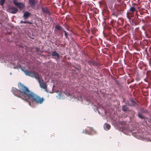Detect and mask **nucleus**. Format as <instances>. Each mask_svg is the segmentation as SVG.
<instances>
[{"instance_id": "14", "label": "nucleus", "mask_w": 151, "mask_h": 151, "mask_svg": "<svg viewBox=\"0 0 151 151\" xmlns=\"http://www.w3.org/2000/svg\"><path fill=\"white\" fill-rule=\"evenodd\" d=\"M104 127L105 130H108L110 128L111 126L108 124L106 123L105 124V125L104 126Z\"/></svg>"}, {"instance_id": "30", "label": "nucleus", "mask_w": 151, "mask_h": 151, "mask_svg": "<svg viewBox=\"0 0 151 151\" xmlns=\"http://www.w3.org/2000/svg\"><path fill=\"white\" fill-rule=\"evenodd\" d=\"M122 124H125V122H123L122 123Z\"/></svg>"}, {"instance_id": "23", "label": "nucleus", "mask_w": 151, "mask_h": 151, "mask_svg": "<svg viewBox=\"0 0 151 151\" xmlns=\"http://www.w3.org/2000/svg\"><path fill=\"white\" fill-rule=\"evenodd\" d=\"M5 0H0V4L1 6H3L4 4Z\"/></svg>"}, {"instance_id": "20", "label": "nucleus", "mask_w": 151, "mask_h": 151, "mask_svg": "<svg viewBox=\"0 0 151 151\" xmlns=\"http://www.w3.org/2000/svg\"><path fill=\"white\" fill-rule=\"evenodd\" d=\"M13 2L15 6L19 7V2H17L16 0H13Z\"/></svg>"}, {"instance_id": "9", "label": "nucleus", "mask_w": 151, "mask_h": 151, "mask_svg": "<svg viewBox=\"0 0 151 151\" xmlns=\"http://www.w3.org/2000/svg\"><path fill=\"white\" fill-rule=\"evenodd\" d=\"M88 63L90 65L94 66H98L99 65V63L93 60H89L88 61Z\"/></svg>"}, {"instance_id": "26", "label": "nucleus", "mask_w": 151, "mask_h": 151, "mask_svg": "<svg viewBox=\"0 0 151 151\" xmlns=\"http://www.w3.org/2000/svg\"><path fill=\"white\" fill-rule=\"evenodd\" d=\"M64 32L65 33V36L67 38V36H68L67 33L65 30H64Z\"/></svg>"}, {"instance_id": "11", "label": "nucleus", "mask_w": 151, "mask_h": 151, "mask_svg": "<svg viewBox=\"0 0 151 151\" xmlns=\"http://www.w3.org/2000/svg\"><path fill=\"white\" fill-rule=\"evenodd\" d=\"M42 10L43 12L49 15L51 14V13L48 9L46 7L42 8Z\"/></svg>"}, {"instance_id": "16", "label": "nucleus", "mask_w": 151, "mask_h": 151, "mask_svg": "<svg viewBox=\"0 0 151 151\" xmlns=\"http://www.w3.org/2000/svg\"><path fill=\"white\" fill-rule=\"evenodd\" d=\"M130 101L131 103V104L128 103V105L129 106H133L136 104L135 102L132 99H131L130 100Z\"/></svg>"}, {"instance_id": "8", "label": "nucleus", "mask_w": 151, "mask_h": 151, "mask_svg": "<svg viewBox=\"0 0 151 151\" xmlns=\"http://www.w3.org/2000/svg\"><path fill=\"white\" fill-rule=\"evenodd\" d=\"M51 52V55L53 58H54L56 60H58L59 59L60 56L56 51H52Z\"/></svg>"}, {"instance_id": "13", "label": "nucleus", "mask_w": 151, "mask_h": 151, "mask_svg": "<svg viewBox=\"0 0 151 151\" xmlns=\"http://www.w3.org/2000/svg\"><path fill=\"white\" fill-rule=\"evenodd\" d=\"M19 90L14 88L12 89V92L16 96L18 97L19 96L18 95Z\"/></svg>"}, {"instance_id": "18", "label": "nucleus", "mask_w": 151, "mask_h": 151, "mask_svg": "<svg viewBox=\"0 0 151 151\" xmlns=\"http://www.w3.org/2000/svg\"><path fill=\"white\" fill-rule=\"evenodd\" d=\"M128 109V108L125 105H123L122 106V110L124 111H126Z\"/></svg>"}, {"instance_id": "6", "label": "nucleus", "mask_w": 151, "mask_h": 151, "mask_svg": "<svg viewBox=\"0 0 151 151\" xmlns=\"http://www.w3.org/2000/svg\"><path fill=\"white\" fill-rule=\"evenodd\" d=\"M8 11L12 14L16 13L18 11V9L13 6H10L8 9Z\"/></svg>"}, {"instance_id": "5", "label": "nucleus", "mask_w": 151, "mask_h": 151, "mask_svg": "<svg viewBox=\"0 0 151 151\" xmlns=\"http://www.w3.org/2000/svg\"><path fill=\"white\" fill-rule=\"evenodd\" d=\"M129 10L130 12H127V17H131L133 16L134 14V12L136 10V9L135 7L132 6L130 8Z\"/></svg>"}, {"instance_id": "15", "label": "nucleus", "mask_w": 151, "mask_h": 151, "mask_svg": "<svg viewBox=\"0 0 151 151\" xmlns=\"http://www.w3.org/2000/svg\"><path fill=\"white\" fill-rule=\"evenodd\" d=\"M139 111L140 112L139 113H141L142 114H144L148 112V111L146 109L142 108H141L139 109Z\"/></svg>"}, {"instance_id": "28", "label": "nucleus", "mask_w": 151, "mask_h": 151, "mask_svg": "<svg viewBox=\"0 0 151 151\" xmlns=\"http://www.w3.org/2000/svg\"><path fill=\"white\" fill-rule=\"evenodd\" d=\"M87 131L86 130H83V133H85V134H86L87 133Z\"/></svg>"}, {"instance_id": "32", "label": "nucleus", "mask_w": 151, "mask_h": 151, "mask_svg": "<svg viewBox=\"0 0 151 151\" xmlns=\"http://www.w3.org/2000/svg\"><path fill=\"white\" fill-rule=\"evenodd\" d=\"M19 68H21V66L20 65H19Z\"/></svg>"}, {"instance_id": "25", "label": "nucleus", "mask_w": 151, "mask_h": 151, "mask_svg": "<svg viewBox=\"0 0 151 151\" xmlns=\"http://www.w3.org/2000/svg\"><path fill=\"white\" fill-rule=\"evenodd\" d=\"M151 71L150 70H148L147 71L146 74L147 76H150L151 75Z\"/></svg>"}, {"instance_id": "3", "label": "nucleus", "mask_w": 151, "mask_h": 151, "mask_svg": "<svg viewBox=\"0 0 151 151\" xmlns=\"http://www.w3.org/2000/svg\"><path fill=\"white\" fill-rule=\"evenodd\" d=\"M114 7L118 10L120 13H122L124 11V5L122 2H120V3H116Z\"/></svg>"}, {"instance_id": "21", "label": "nucleus", "mask_w": 151, "mask_h": 151, "mask_svg": "<svg viewBox=\"0 0 151 151\" xmlns=\"http://www.w3.org/2000/svg\"><path fill=\"white\" fill-rule=\"evenodd\" d=\"M55 29L59 30L61 29L62 27L59 25H57L55 27Z\"/></svg>"}, {"instance_id": "33", "label": "nucleus", "mask_w": 151, "mask_h": 151, "mask_svg": "<svg viewBox=\"0 0 151 151\" xmlns=\"http://www.w3.org/2000/svg\"><path fill=\"white\" fill-rule=\"evenodd\" d=\"M19 47H21V46L20 45H19Z\"/></svg>"}, {"instance_id": "31", "label": "nucleus", "mask_w": 151, "mask_h": 151, "mask_svg": "<svg viewBox=\"0 0 151 151\" xmlns=\"http://www.w3.org/2000/svg\"><path fill=\"white\" fill-rule=\"evenodd\" d=\"M118 2L120 3V0H117Z\"/></svg>"}, {"instance_id": "10", "label": "nucleus", "mask_w": 151, "mask_h": 151, "mask_svg": "<svg viewBox=\"0 0 151 151\" xmlns=\"http://www.w3.org/2000/svg\"><path fill=\"white\" fill-rule=\"evenodd\" d=\"M28 1L30 7L34 8L36 6V1L35 0H28Z\"/></svg>"}, {"instance_id": "7", "label": "nucleus", "mask_w": 151, "mask_h": 151, "mask_svg": "<svg viewBox=\"0 0 151 151\" xmlns=\"http://www.w3.org/2000/svg\"><path fill=\"white\" fill-rule=\"evenodd\" d=\"M111 12L112 15L116 17H117L119 15L122 14L121 13H120L118 10L116 8H115L114 7V9L111 11Z\"/></svg>"}, {"instance_id": "24", "label": "nucleus", "mask_w": 151, "mask_h": 151, "mask_svg": "<svg viewBox=\"0 0 151 151\" xmlns=\"http://www.w3.org/2000/svg\"><path fill=\"white\" fill-rule=\"evenodd\" d=\"M108 6L109 8L111 10V11H112L113 9H114V8H113V6L112 5V4H109V6Z\"/></svg>"}, {"instance_id": "27", "label": "nucleus", "mask_w": 151, "mask_h": 151, "mask_svg": "<svg viewBox=\"0 0 151 151\" xmlns=\"http://www.w3.org/2000/svg\"><path fill=\"white\" fill-rule=\"evenodd\" d=\"M149 64L150 66H151V58L149 60Z\"/></svg>"}, {"instance_id": "22", "label": "nucleus", "mask_w": 151, "mask_h": 151, "mask_svg": "<svg viewBox=\"0 0 151 151\" xmlns=\"http://www.w3.org/2000/svg\"><path fill=\"white\" fill-rule=\"evenodd\" d=\"M20 22L21 23H28V24H32V22H29L28 21H27H27H21Z\"/></svg>"}, {"instance_id": "4", "label": "nucleus", "mask_w": 151, "mask_h": 151, "mask_svg": "<svg viewBox=\"0 0 151 151\" xmlns=\"http://www.w3.org/2000/svg\"><path fill=\"white\" fill-rule=\"evenodd\" d=\"M37 80L39 83L40 87L44 89H47V85L44 80L41 78L40 76L39 77V79H37Z\"/></svg>"}, {"instance_id": "17", "label": "nucleus", "mask_w": 151, "mask_h": 151, "mask_svg": "<svg viewBox=\"0 0 151 151\" xmlns=\"http://www.w3.org/2000/svg\"><path fill=\"white\" fill-rule=\"evenodd\" d=\"M142 114L141 113H139L137 114L138 117L141 119H144L145 118V116L142 115Z\"/></svg>"}, {"instance_id": "29", "label": "nucleus", "mask_w": 151, "mask_h": 151, "mask_svg": "<svg viewBox=\"0 0 151 151\" xmlns=\"http://www.w3.org/2000/svg\"><path fill=\"white\" fill-rule=\"evenodd\" d=\"M126 129V128L124 127H122V130H124Z\"/></svg>"}, {"instance_id": "19", "label": "nucleus", "mask_w": 151, "mask_h": 151, "mask_svg": "<svg viewBox=\"0 0 151 151\" xmlns=\"http://www.w3.org/2000/svg\"><path fill=\"white\" fill-rule=\"evenodd\" d=\"M24 7L25 5L24 4L19 3V9H22Z\"/></svg>"}, {"instance_id": "12", "label": "nucleus", "mask_w": 151, "mask_h": 151, "mask_svg": "<svg viewBox=\"0 0 151 151\" xmlns=\"http://www.w3.org/2000/svg\"><path fill=\"white\" fill-rule=\"evenodd\" d=\"M31 15V14L30 12L26 11L24 12L23 17L24 19L26 20L27 19H28Z\"/></svg>"}, {"instance_id": "2", "label": "nucleus", "mask_w": 151, "mask_h": 151, "mask_svg": "<svg viewBox=\"0 0 151 151\" xmlns=\"http://www.w3.org/2000/svg\"><path fill=\"white\" fill-rule=\"evenodd\" d=\"M25 74L27 76H31L33 78H35L37 80L39 79L40 76L37 72L35 71H32L25 70L24 71Z\"/></svg>"}, {"instance_id": "1", "label": "nucleus", "mask_w": 151, "mask_h": 151, "mask_svg": "<svg viewBox=\"0 0 151 151\" xmlns=\"http://www.w3.org/2000/svg\"><path fill=\"white\" fill-rule=\"evenodd\" d=\"M19 97L28 102L31 106V103L36 102L38 104H42L45 100L43 97H41L31 91L26 87L19 83Z\"/></svg>"}]
</instances>
